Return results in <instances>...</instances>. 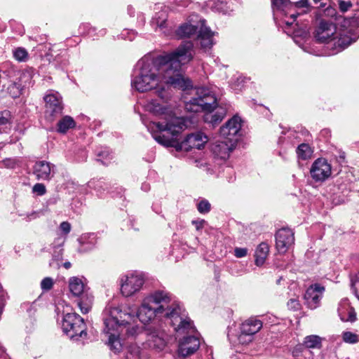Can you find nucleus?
<instances>
[{"instance_id": "obj_1", "label": "nucleus", "mask_w": 359, "mask_h": 359, "mask_svg": "<svg viewBox=\"0 0 359 359\" xmlns=\"http://www.w3.org/2000/svg\"><path fill=\"white\" fill-rule=\"evenodd\" d=\"M194 57V44L185 41L173 52L159 55L154 60L143 58L138 62L140 70L131 82L139 92L151 90L158 84L160 77L174 88L185 90L191 86L189 79H185L180 73L182 65Z\"/></svg>"}, {"instance_id": "obj_2", "label": "nucleus", "mask_w": 359, "mask_h": 359, "mask_svg": "<svg viewBox=\"0 0 359 359\" xmlns=\"http://www.w3.org/2000/svg\"><path fill=\"white\" fill-rule=\"evenodd\" d=\"M157 129L152 133L154 139L160 144L166 147H173L176 151H189L192 149H201L208 142V137L201 132L188 135L180 142L179 136L185 127L183 118L171 117L166 122L154 123Z\"/></svg>"}, {"instance_id": "obj_3", "label": "nucleus", "mask_w": 359, "mask_h": 359, "mask_svg": "<svg viewBox=\"0 0 359 359\" xmlns=\"http://www.w3.org/2000/svg\"><path fill=\"white\" fill-rule=\"evenodd\" d=\"M353 24H355L353 20H344L342 26L346 29L343 33H339L334 23L322 20L315 31V38L320 43L330 44L332 48L337 52L341 51L355 41L359 36V32L352 36L347 35L351 34L352 28L349 26Z\"/></svg>"}, {"instance_id": "obj_4", "label": "nucleus", "mask_w": 359, "mask_h": 359, "mask_svg": "<svg viewBox=\"0 0 359 359\" xmlns=\"http://www.w3.org/2000/svg\"><path fill=\"white\" fill-rule=\"evenodd\" d=\"M319 8H323L327 4V0H313ZM272 8L274 15H290L292 21L284 20L287 25H291L296 18L308 10V0H271Z\"/></svg>"}, {"instance_id": "obj_5", "label": "nucleus", "mask_w": 359, "mask_h": 359, "mask_svg": "<svg viewBox=\"0 0 359 359\" xmlns=\"http://www.w3.org/2000/svg\"><path fill=\"white\" fill-rule=\"evenodd\" d=\"M170 297L163 291H157L147 297L137 311V317L143 324L151 321L157 313H161L170 308Z\"/></svg>"}, {"instance_id": "obj_6", "label": "nucleus", "mask_w": 359, "mask_h": 359, "mask_svg": "<svg viewBox=\"0 0 359 359\" xmlns=\"http://www.w3.org/2000/svg\"><path fill=\"white\" fill-rule=\"evenodd\" d=\"M165 316L170 320V325L174 330L184 337H197L198 330L194 325L193 321L181 316V308L178 304H172L165 313Z\"/></svg>"}, {"instance_id": "obj_7", "label": "nucleus", "mask_w": 359, "mask_h": 359, "mask_svg": "<svg viewBox=\"0 0 359 359\" xmlns=\"http://www.w3.org/2000/svg\"><path fill=\"white\" fill-rule=\"evenodd\" d=\"M217 104V99L208 90L200 88L196 90V97H191L185 102V109L191 112L201 111H212Z\"/></svg>"}, {"instance_id": "obj_8", "label": "nucleus", "mask_w": 359, "mask_h": 359, "mask_svg": "<svg viewBox=\"0 0 359 359\" xmlns=\"http://www.w3.org/2000/svg\"><path fill=\"white\" fill-rule=\"evenodd\" d=\"M126 316L130 317L129 313H123L118 308L111 309L109 316L104 318V333L108 337H120L125 329L126 319L123 318Z\"/></svg>"}, {"instance_id": "obj_9", "label": "nucleus", "mask_w": 359, "mask_h": 359, "mask_svg": "<svg viewBox=\"0 0 359 359\" xmlns=\"http://www.w3.org/2000/svg\"><path fill=\"white\" fill-rule=\"evenodd\" d=\"M62 328L69 337L86 336V325L84 320L76 313H68L63 317Z\"/></svg>"}, {"instance_id": "obj_10", "label": "nucleus", "mask_w": 359, "mask_h": 359, "mask_svg": "<svg viewBox=\"0 0 359 359\" xmlns=\"http://www.w3.org/2000/svg\"><path fill=\"white\" fill-rule=\"evenodd\" d=\"M241 126L242 121L241 118L235 115L220 128V136L223 139L236 145L241 137Z\"/></svg>"}, {"instance_id": "obj_11", "label": "nucleus", "mask_w": 359, "mask_h": 359, "mask_svg": "<svg viewBox=\"0 0 359 359\" xmlns=\"http://www.w3.org/2000/svg\"><path fill=\"white\" fill-rule=\"evenodd\" d=\"M144 283L142 275L130 273L121 278V291L123 295L130 297L139 291Z\"/></svg>"}, {"instance_id": "obj_12", "label": "nucleus", "mask_w": 359, "mask_h": 359, "mask_svg": "<svg viewBox=\"0 0 359 359\" xmlns=\"http://www.w3.org/2000/svg\"><path fill=\"white\" fill-rule=\"evenodd\" d=\"M310 174L315 182H324L332 174L331 165L325 158H319L313 163Z\"/></svg>"}, {"instance_id": "obj_13", "label": "nucleus", "mask_w": 359, "mask_h": 359, "mask_svg": "<svg viewBox=\"0 0 359 359\" xmlns=\"http://www.w3.org/2000/svg\"><path fill=\"white\" fill-rule=\"evenodd\" d=\"M325 287L320 284L311 285L306 291L304 299V304L310 309H316L320 305Z\"/></svg>"}, {"instance_id": "obj_14", "label": "nucleus", "mask_w": 359, "mask_h": 359, "mask_svg": "<svg viewBox=\"0 0 359 359\" xmlns=\"http://www.w3.org/2000/svg\"><path fill=\"white\" fill-rule=\"evenodd\" d=\"M276 247L280 253L286 252L294 244V232L288 228L279 229L276 235Z\"/></svg>"}, {"instance_id": "obj_15", "label": "nucleus", "mask_w": 359, "mask_h": 359, "mask_svg": "<svg viewBox=\"0 0 359 359\" xmlns=\"http://www.w3.org/2000/svg\"><path fill=\"white\" fill-rule=\"evenodd\" d=\"M55 165L46 161H36L33 166V174L36 180L50 181L55 175Z\"/></svg>"}, {"instance_id": "obj_16", "label": "nucleus", "mask_w": 359, "mask_h": 359, "mask_svg": "<svg viewBox=\"0 0 359 359\" xmlns=\"http://www.w3.org/2000/svg\"><path fill=\"white\" fill-rule=\"evenodd\" d=\"M198 39L200 41L201 48L204 50L210 49L214 45L213 36L215 32L205 25V20H202L200 23V29L198 33Z\"/></svg>"}, {"instance_id": "obj_17", "label": "nucleus", "mask_w": 359, "mask_h": 359, "mask_svg": "<svg viewBox=\"0 0 359 359\" xmlns=\"http://www.w3.org/2000/svg\"><path fill=\"white\" fill-rule=\"evenodd\" d=\"M200 346V338H182L179 342L178 353L187 357L194 353Z\"/></svg>"}, {"instance_id": "obj_18", "label": "nucleus", "mask_w": 359, "mask_h": 359, "mask_svg": "<svg viewBox=\"0 0 359 359\" xmlns=\"http://www.w3.org/2000/svg\"><path fill=\"white\" fill-rule=\"evenodd\" d=\"M236 145L224 139L217 140L212 144L211 151L215 156L221 159H226L229 156L230 153L233 150Z\"/></svg>"}, {"instance_id": "obj_19", "label": "nucleus", "mask_w": 359, "mask_h": 359, "mask_svg": "<svg viewBox=\"0 0 359 359\" xmlns=\"http://www.w3.org/2000/svg\"><path fill=\"white\" fill-rule=\"evenodd\" d=\"M337 311L342 321L352 323L356 320V313L347 299H341L339 304Z\"/></svg>"}, {"instance_id": "obj_20", "label": "nucleus", "mask_w": 359, "mask_h": 359, "mask_svg": "<svg viewBox=\"0 0 359 359\" xmlns=\"http://www.w3.org/2000/svg\"><path fill=\"white\" fill-rule=\"evenodd\" d=\"M201 20L196 25H192L189 22L182 24L177 30V35L181 38H190L198 33L200 29Z\"/></svg>"}, {"instance_id": "obj_21", "label": "nucleus", "mask_w": 359, "mask_h": 359, "mask_svg": "<svg viewBox=\"0 0 359 359\" xmlns=\"http://www.w3.org/2000/svg\"><path fill=\"white\" fill-rule=\"evenodd\" d=\"M269 254V245L266 242H262L255 249L254 257L257 266H262Z\"/></svg>"}, {"instance_id": "obj_22", "label": "nucleus", "mask_w": 359, "mask_h": 359, "mask_svg": "<svg viewBox=\"0 0 359 359\" xmlns=\"http://www.w3.org/2000/svg\"><path fill=\"white\" fill-rule=\"evenodd\" d=\"M77 305L83 314L88 313L93 304V296L88 291L79 297Z\"/></svg>"}, {"instance_id": "obj_23", "label": "nucleus", "mask_w": 359, "mask_h": 359, "mask_svg": "<svg viewBox=\"0 0 359 359\" xmlns=\"http://www.w3.org/2000/svg\"><path fill=\"white\" fill-rule=\"evenodd\" d=\"M69 287L72 294L78 297L88 291L82 280L76 277H73L69 279Z\"/></svg>"}, {"instance_id": "obj_24", "label": "nucleus", "mask_w": 359, "mask_h": 359, "mask_svg": "<svg viewBox=\"0 0 359 359\" xmlns=\"http://www.w3.org/2000/svg\"><path fill=\"white\" fill-rule=\"evenodd\" d=\"M46 117L50 121H53L54 119L62 114L63 110V105L62 103V100L60 98H58L57 102L51 105L50 103L49 105L46 107Z\"/></svg>"}, {"instance_id": "obj_25", "label": "nucleus", "mask_w": 359, "mask_h": 359, "mask_svg": "<svg viewBox=\"0 0 359 359\" xmlns=\"http://www.w3.org/2000/svg\"><path fill=\"white\" fill-rule=\"evenodd\" d=\"M226 116V111L224 109H218L215 114H208L205 116V121L210 123L213 127L219 124Z\"/></svg>"}, {"instance_id": "obj_26", "label": "nucleus", "mask_w": 359, "mask_h": 359, "mask_svg": "<svg viewBox=\"0 0 359 359\" xmlns=\"http://www.w3.org/2000/svg\"><path fill=\"white\" fill-rule=\"evenodd\" d=\"M57 126L58 133H65L69 129L75 127V121L71 116H65L58 121Z\"/></svg>"}, {"instance_id": "obj_27", "label": "nucleus", "mask_w": 359, "mask_h": 359, "mask_svg": "<svg viewBox=\"0 0 359 359\" xmlns=\"http://www.w3.org/2000/svg\"><path fill=\"white\" fill-rule=\"evenodd\" d=\"M167 20L168 14L166 11H161L159 13H156V15L153 17L151 23L152 25L163 29L167 26Z\"/></svg>"}, {"instance_id": "obj_28", "label": "nucleus", "mask_w": 359, "mask_h": 359, "mask_svg": "<svg viewBox=\"0 0 359 359\" xmlns=\"http://www.w3.org/2000/svg\"><path fill=\"white\" fill-rule=\"evenodd\" d=\"M126 338H108L106 344L114 353L121 352L124 346Z\"/></svg>"}, {"instance_id": "obj_29", "label": "nucleus", "mask_w": 359, "mask_h": 359, "mask_svg": "<svg viewBox=\"0 0 359 359\" xmlns=\"http://www.w3.org/2000/svg\"><path fill=\"white\" fill-rule=\"evenodd\" d=\"M262 327V322L257 317L248 318V336L255 334Z\"/></svg>"}, {"instance_id": "obj_30", "label": "nucleus", "mask_w": 359, "mask_h": 359, "mask_svg": "<svg viewBox=\"0 0 359 359\" xmlns=\"http://www.w3.org/2000/svg\"><path fill=\"white\" fill-rule=\"evenodd\" d=\"M306 340L303 344L299 345L296 348L297 350L302 351L304 348H320L321 345V338H306Z\"/></svg>"}, {"instance_id": "obj_31", "label": "nucleus", "mask_w": 359, "mask_h": 359, "mask_svg": "<svg viewBox=\"0 0 359 359\" xmlns=\"http://www.w3.org/2000/svg\"><path fill=\"white\" fill-rule=\"evenodd\" d=\"M312 150L308 144H301L297 149V154L299 158L306 160L312 155Z\"/></svg>"}, {"instance_id": "obj_32", "label": "nucleus", "mask_w": 359, "mask_h": 359, "mask_svg": "<svg viewBox=\"0 0 359 359\" xmlns=\"http://www.w3.org/2000/svg\"><path fill=\"white\" fill-rule=\"evenodd\" d=\"M125 328H126L127 334L133 337L135 335H139L142 334V331L144 330V327L142 325L130 324L128 321H125Z\"/></svg>"}, {"instance_id": "obj_33", "label": "nucleus", "mask_w": 359, "mask_h": 359, "mask_svg": "<svg viewBox=\"0 0 359 359\" xmlns=\"http://www.w3.org/2000/svg\"><path fill=\"white\" fill-rule=\"evenodd\" d=\"M147 108L148 111L155 114H164L165 108L160 104L157 100H151L150 101Z\"/></svg>"}, {"instance_id": "obj_34", "label": "nucleus", "mask_w": 359, "mask_h": 359, "mask_svg": "<svg viewBox=\"0 0 359 359\" xmlns=\"http://www.w3.org/2000/svg\"><path fill=\"white\" fill-rule=\"evenodd\" d=\"M21 85L17 82L11 83L7 87L8 93L13 97H18L21 94Z\"/></svg>"}, {"instance_id": "obj_35", "label": "nucleus", "mask_w": 359, "mask_h": 359, "mask_svg": "<svg viewBox=\"0 0 359 359\" xmlns=\"http://www.w3.org/2000/svg\"><path fill=\"white\" fill-rule=\"evenodd\" d=\"M15 59L19 62H25L28 59V53L24 48H17L13 50Z\"/></svg>"}, {"instance_id": "obj_36", "label": "nucleus", "mask_w": 359, "mask_h": 359, "mask_svg": "<svg viewBox=\"0 0 359 359\" xmlns=\"http://www.w3.org/2000/svg\"><path fill=\"white\" fill-rule=\"evenodd\" d=\"M211 205L205 199L201 200L197 203V210L201 214H206L210 211Z\"/></svg>"}, {"instance_id": "obj_37", "label": "nucleus", "mask_w": 359, "mask_h": 359, "mask_svg": "<svg viewBox=\"0 0 359 359\" xmlns=\"http://www.w3.org/2000/svg\"><path fill=\"white\" fill-rule=\"evenodd\" d=\"M149 345L151 346V344L153 345L154 348H156L158 350H162L165 346V341L163 338H151V339L148 340Z\"/></svg>"}, {"instance_id": "obj_38", "label": "nucleus", "mask_w": 359, "mask_h": 359, "mask_svg": "<svg viewBox=\"0 0 359 359\" xmlns=\"http://www.w3.org/2000/svg\"><path fill=\"white\" fill-rule=\"evenodd\" d=\"M11 114L8 110L0 111V125L6 126L11 123Z\"/></svg>"}, {"instance_id": "obj_39", "label": "nucleus", "mask_w": 359, "mask_h": 359, "mask_svg": "<svg viewBox=\"0 0 359 359\" xmlns=\"http://www.w3.org/2000/svg\"><path fill=\"white\" fill-rule=\"evenodd\" d=\"M97 158L96 161L101 162L103 165H107L108 163L104 162V160L109 158L110 152L108 150L100 151L97 154Z\"/></svg>"}, {"instance_id": "obj_40", "label": "nucleus", "mask_w": 359, "mask_h": 359, "mask_svg": "<svg viewBox=\"0 0 359 359\" xmlns=\"http://www.w3.org/2000/svg\"><path fill=\"white\" fill-rule=\"evenodd\" d=\"M53 285V280L50 277L43 278L41 282V287L44 291L50 290Z\"/></svg>"}, {"instance_id": "obj_41", "label": "nucleus", "mask_w": 359, "mask_h": 359, "mask_svg": "<svg viewBox=\"0 0 359 359\" xmlns=\"http://www.w3.org/2000/svg\"><path fill=\"white\" fill-rule=\"evenodd\" d=\"M287 308L292 311H298L301 308L299 301L297 298H291L287 303Z\"/></svg>"}, {"instance_id": "obj_42", "label": "nucleus", "mask_w": 359, "mask_h": 359, "mask_svg": "<svg viewBox=\"0 0 359 359\" xmlns=\"http://www.w3.org/2000/svg\"><path fill=\"white\" fill-rule=\"evenodd\" d=\"M32 191L39 196H43L46 193V188L43 184L36 183L32 187Z\"/></svg>"}, {"instance_id": "obj_43", "label": "nucleus", "mask_w": 359, "mask_h": 359, "mask_svg": "<svg viewBox=\"0 0 359 359\" xmlns=\"http://www.w3.org/2000/svg\"><path fill=\"white\" fill-rule=\"evenodd\" d=\"M338 4L339 10L343 13L346 12L352 6L350 1L339 0Z\"/></svg>"}, {"instance_id": "obj_44", "label": "nucleus", "mask_w": 359, "mask_h": 359, "mask_svg": "<svg viewBox=\"0 0 359 359\" xmlns=\"http://www.w3.org/2000/svg\"><path fill=\"white\" fill-rule=\"evenodd\" d=\"M336 9L330 5H328L325 9H323V15L326 17L333 18L336 15Z\"/></svg>"}, {"instance_id": "obj_45", "label": "nucleus", "mask_w": 359, "mask_h": 359, "mask_svg": "<svg viewBox=\"0 0 359 359\" xmlns=\"http://www.w3.org/2000/svg\"><path fill=\"white\" fill-rule=\"evenodd\" d=\"M58 98H59L58 97H57L56 95H55L53 94H49V95H46L44 97L46 107H47V105H49L50 103L51 104V105L55 104V102H57Z\"/></svg>"}, {"instance_id": "obj_46", "label": "nucleus", "mask_w": 359, "mask_h": 359, "mask_svg": "<svg viewBox=\"0 0 359 359\" xmlns=\"http://www.w3.org/2000/svg\"><path fill=\"white\" fill-rule=\"evenodd\" d=\"M60 229L65 234H68L71 231V224L68 222H62L60 225Z\"/></svg>"}, {"instance_id": "obj_47", "label": "nucleus", "mask_w": 359, "mask_h": 359, "mask_svg": "<svg viewBox=\"0 0 359 359\" xmlns=\"http://www.w3.org/2000/svg\"><path fill=\"white\" fill-rule=\"evenodd\" d=\"M352 287L356 297L359 299V275L356 277L355 280L353 281Z\"/></svg>"}, {"instance_id": "obj_48", "label": "nucleus", "mask_w": 359, "mask_h": 359, "mask_svg": "<svg viewBox=\"0 0 359 359\" xmlns=\"http://www.w3.org/2000/svg\"><path fill=\"white\" fill-rule=\"evenodd\" d=\"M234 251L236 257H243L247 255V250L245 248H236Z\"/></svg>"}, {"instance_id": "obj_49", "label": "nucleus", "mask_w": 359, "mask_h": 359, "mask_svg": "<svg viewBox=\"0 0 359 359\" xmlns=\"http://www.w3.org/2000/svg\"><path fill=\"white\" fill-rule=\"evenodd\" d=\"M175 2L177 6L185 7L187 6L191 1L190 0H180V1L175 0Z\"/></svg>"}, {"instance_id": "obj_50", "label": "nucleus", "mask_w": 359, "mask_h": 359, "mask_svg": "<svg viewBox=\"0 0 359 359\" xmlns=\"http://www.w3.org/2000/svg\"><path fill=\"white\" fill-rule=\"evenodd\" d=\"M204 222H205V221L203 219L201 220V221H193L192 222V223L196 225V229L197 230H200L201 229L203 228V225Z\"/></svg>"}, {"instance_id": "obj_51", "label": "nucleus", "mask_w": 359, "mask_h": 359, "mask_svg": "<svg viewBox=\"0 0 359 359\" xmlns=\"http://www.w3.org/2000/svg\"><path fill=\"white\" fill-rule=\"evenodd\" d=\"M344 341L348 344H355L358 341V338H343Z\"/></svg>"}, {"instance_id": "obj_52", "label": "nucleus", "mask_w": 359, "mask_h": 359, "mask_svg": "<svg viewBox=\"0 0 359 359\" xmlns=\"http://www.w3.org/2000/svg\"><path fill=\"white\" fill-rule=\"evenodd\" d=\"M156 93H158V96L163 100H165L167 99V97L164 95L165 93L163 89L160 91L158 90Z\"/></svg>"}, {"instance_id": "obj_53", "label": "nucleus", "mask_w": 359, "mask_h": 359, "mask_svg": "<svg viewBox=\"0 0 359 359\" xmlns=\"http://www.w3.org/2000/svg\"><path fill=\"white\" fill-rule=\"evenodd\" d=\"M343 337H356V335L352 334L350 332H346L344 333Z\"/></svg>"}, {"instance_id": "obj_54", "label": "nucleus", "mask_w": 359, "mask_h": 359, "mask_svg": "<svg viewBox=\"0 0 359 359\" xmlns=\"http://www.w3.org/2000/svg\"><path fill=\"white\" fill-rule=\"evenodd\" d=\"M4 163L6 165V166H10L13 164V162L11 159H7L6 161H4Z\"/></svg>"}, {"instance_id": "obj_55", "label": "nucleus", "mask_w": 359, "mask_h": 359, "mask_svg": "<svg viewBox=\"0 0 359 359\" xmlns=\"http://www.w3.org/2000/svg\"><path fill=\"white\" fill-rule=\"evenodd\" d=\"M71 263L69 262H66L63 264V266L65 269H68L71 267Z\"/></svg>"}, {"instance_id": "obj_56", "label": "nucleus", "mask_w": 359, "mask_h": 359, "mask_svg": "<svg viewBox=\"0 0 359 359\" xmlns=\"http://www.w3.org/2000/svg\"><path fill=\"white\" fill-rule=\"evenodd\" d=\"M339 158L342 160V161H344V158H345L344 154L343 153V154H340Z\"/></svg>"}, {"instance_id": "obj_57", "label": "nucleus", "mask_w": 359, "mask_h": 359, "mask_svg": "<svg viewBox=\"0 0 359 359\" xmlns=\"http://www.w3.org/2000/svg\"><path fill=\"white\" fill-rule=\"evenodd\" d=\"M281 280H282V277H280V278L276 280V283H277L278 285H279V284L280 283Z\"/></svg>"}, {"instance_id": "obj_58", "label": "nucleus", "mask_w": 359, "mask_h": 359, "mask_svg": "<svg viewBox=\"0 0 359 359\" xmlns=\"http://www.w3.org/2000/svg\"><path fill=\"white\" fill-rule=\"evenodd\" d=\"M279 156L283 158H285V157L282 154L281 151L279 152Z\"/></svg>"}, {"instance_id": "obj_59", "label": "nucleus", "mask_w": 359, "mask_h": 359, "mask_svg": "<svg viewBox=\"0 0 359 359\" xmlns=\"http://www.w3.org/2000/svg\"><path fill=\"white\" fill-rule=\"evenodd\" d=\"M309 337H318V336H317V335H315V334H312V335H309Z\"/></svg>"}, {"instance_id": "obj_60", "label": "nucleus", "mask_w": 359, "mask_h": 359, "mask_svg": "<svg viewBox=\"0 0 359 359\" xmlns=\"http://www.w3.org/2000/svg\"><path fill=\"white\" fill-rule=\"evenodd\" d=\"M319 13H321V11H319ZM320 14H321V15H323V13H320Z\"/></svg>"}]
</instances>
